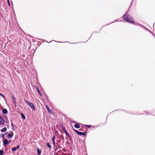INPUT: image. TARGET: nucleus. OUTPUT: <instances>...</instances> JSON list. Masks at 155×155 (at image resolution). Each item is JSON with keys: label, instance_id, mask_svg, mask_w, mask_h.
Here are the masks:
<instances>
[{"label": "nucleus", "instance_id": "1", "mask_svg": "<svg viewBox=\"0 0 155 155\" xmlns=\"http://www.w3.org/2000/svg\"><path fill=\"white\" fill-rule=\"evenodd\" d=\"M124 20L126 21H128L130 23H133V18L127 15H125L123 16Z\"/></svg>", "mask_w": 155, "mask_h": 155}, {"label": "nucleus", "instance_id": "2", "mask_svg": "<svg viewBox=\"0 0 155 155\" xmlns=\"http://www.w3.org/2000/svg\"><path fill=\"white\" fill-rule=\"evenodd\" d=\"M74 131L76 132V133L79 135H83L85 136L86 134L85 133H83L79 132L76 130L74 129Z\"/></svg>", "mask_w": 155, "mask_h": 155}, {"label": "nucleus", "instance_id": "3", "mask_svg": "<svg viewBox=\"0 0 155 155\" xmlns=\"http://www.w3.org/2000/svg\"><path fill=\"white\" fill-rule=\"evenodd\" d=\"M5 120H3L2 117L0 116V125L3 124L5 123Z\"/></svg>", "mask_w": 155, "mask_h": 155}, {"label": "nucleus", "instance_id": "4", "mask_svg": "<svg viewBox=\"0 0 155 155\" xmlns=\"http://www.w3.org/2000/svg\"><path fill=\"white\" fill-rule=\"evenodd\" d=\"M8 143V140L7 139H5L4 140L3 142V145L4 146L6 145Z\"/></svg>", "mask_w": 155, "mask_h": 155}, {"label": "nucleus", "instance_id": "5", "mask_svg": "<svg viewBox=\"0 0 155 155\" xmlns=\"http://www.w3.org/2000/svg\"><path fill=\"white\" fill-rule=\"evenodd\" d=\"M13 133H12L11 134H8L7 136V137L8 138H11L13 137Z\"/></svg>", "mask_w": 155, "mask_h": 155}, {"label": "nucleus", "instance_id": "6", "mask_svg": "<svg viewBox=\"0 0 155 155\" xmlns=\"http://www.w3.org/2000/svg\"><path fill=\"white\" fill-rule=\"evenodd\" d=\"M29 106L33 110H35V108L34 105V104L31 103V104L29 105Z\"/></svg>", "mask_w": 155, "mask_h": 155}, {"label": "nucleus", "instance_id": "7", "mask_svg": "<svg viewBox=\"0 0 155 155\" xmlns=\"http://www.w3.org/2000/svg\"><path fill=\"white\" fill-rule=\"evenodd\" d=\"M2 112L3 114H6L8 113V110L4 108L3 109Z\"/></svg>", "mask_w": 155, "mask_h": 155}, {"label": "nucleus", "instance_id": "8", "mask_svg": "<svg viewBox=\"0 0 155 155\" xmlns=\"http://www.w3.org/2000/svg\"><path fill=\"white\" fill-rule=\"evenodd\" d=\"M46 108L47 109L48 112L50 114H51V113H52V112L51 111V110L49 109V108L48 107L47 105L46 106Z\"/></svg>", "mask_w": 155, "mask_h": 155}, {"label": "nucleus", "instance_id": "9", "mask_svg": "<svg viewBox=\"0 0 155 155\" xmlns=\"http://www.w3.org/2000/svg\"><path fill=\"white\" fill-rule=\"evenodd\" d=\"M7 128L6 127H4L1 130V131L2 132H5L7 130Z\"/></svg>", "mask_w": 155, "mask_h": 155}, {"label": "nucleus", "instance_id": "10", "mask_svg": "<svg viewBox=\"0 0 155 155\" xmlns=\"http://www.w3.org/2000/svg\"><path fill=\"white\" fill-rule=\"evenodd\" d=\"M37 152L38 155H40L41 154V151L38 148L37 149Z\"/></svg>", "mask_w": 155, "mask_h": 155}, {"label": "nucleus", "instance_id": "11", "mask_svg": "<svg viewBox=\"0 0 155 155\" xmlns=\"http://www.w3.org/2000/svg\"><path fill=\"white\" fill-rule=\"evenodd\" d=\"M74 126L76 128H79L80 127V125L78 124H75Z\"/></svg>", "mask_w": 155, "mask_h": 155}, {"label": "nucleus", "instance_id": "12", "mask_svg": "<svg viewBox=\"0 0 155 155\" xmlns=\"http://www.w3.org/2000/svg\"><path fill=\"white\" fill-rule=\"evenodd\" d=\"M25 101L26 102V103L28 104V105L29 106L31 104V103H30L28 101H26V100H25Z\"/></svg>", "mask_w": 155, "mask_h": 155}, {"label": "nucleus", "instance_id": "13", "mask_svg": "<svg viewBox=\"0 0 155 155\" xmlns=\"http://www.w3.org/2000/svg\"><path fill=\"white\" fill-rule=\"evenodd\" d=\"M4 154V151L2 150H0V155H3Z\"/></svg>", "mask_w": 155, "mask_h": 155}, {"label": "nucleus", "instance_id": "14", "mask_svg": "<svg viewBox=\"0 0 155 155\" xmlns=\"http://www.w3.org/2000/svg\"><path fill=\"white\" fill-rule=\"evenodd\" d=\"M21 115L22 118L24 120H25V115L24 114H23L22 113L21 114Z\"/></svg>", "mask_w": 155, "mask_h": 155}, {"label": "nucleus", "instance_id": "15", "mask_svg": "<svg viewBox=\"0 0 155 155\" xmlns=\"http://www.w3.org/2000/svg\"><path fill=\"white\" fill-rule=\"evenodd\" d=\"M16 150V148L15 147H14L12 148V150L13 151H15Z\"/></svg>", "mask_w": 155, "mask_h": 155}, {"label": "nucleus", "instance_id": "16", "mask_svg": "<svg viewBox=\"0 0 155 155\" xmlns=\"http://www.w3.org/2000/svg\"><path fill=\"white\" fill-rule=\"evenodd\" d=\"M47 145L49 148H51V146L49 143H47Z\"/></svg>", "mask_w": 155, "mask_h": 155}, {"label": "nucleus", "instance_id": "17", "mask_svg": "<svg viewBox=\"0 0 155 155\" xmlns=\"http://www.w3.org/2000/svg\"><path fill=\"white\" fill-rule=\"evenodd\" d=\"M37 90L38 91V94H39L40 95H41V93L40 91L39 90V89L38 88H37Z\"/></svg>", "mask_w": 155, "mask_h": 155}, {"label": "nucleus", "instance_id": "18", "mask_svg": "<svg viewBox=\"0 0 155 155\" xmlns=\"http://www.w3.org/2000/svg\"><path fill=\"white\" fill-rule=\"evenodd\" d=\"M64 132H65V134H66L67 135L68 137H69V135L68 133L65 130H64Z\"/></svg>", "mask_w": 155, "mask_h": 155}, {"label": "nucleus", "instance_id": "19", "mask_svg": "<svg viewBox=\"0 0 155 155\" xmlns=\"http://www.w3.org/2000/svg\"><path fill=\"white\" fill-rule=\"evenodd\" d=\"M54 139H55V136H54L52 138V141H54Z\"/></svg>", "mask_w": 155, "mask_h": 155}, {"label": "nucleus", "instance_id": "20", "mask_svg": "<svg viewBox=\"0 0 155 155\" xmlns=\"http://www.w3.org/2000/svg\"><path fill=\"white\" fill-rule=\"evenodd\" d=\"M86 126L87 127L90 128L91 127V126L89 125H86Z\"/></svg>", "mask_w": 155, "mask_h": 155}, {"label": "nucleus", "instance_id": "21", "mask_svg": "<svg viewBox=\"0 0 155 155\" xmlns=\"http://www.w3.org/2000/svg\"><path fill=\"white\" fill-rule=\"evenodd\" d=\"M7 2H8V5H9V6H10V4H9V0H8Z\"/></svg>", "mask_w": 155, "mask_h": 155}, {"label": "nucleus", "instance_id": "22", "mask_svg": "<svg viewBox=\"0 0 155 155\" xmlns=\"http://www.w3.org/2000/svg\"><path fill=\"white\" fill-rule=\"evenodd\" d=\"M0 95L2 96L4 98H5L4 96L0 93Z\"/></svg>", "mask_w": 155, "mask_h": 155}, {"label": "nucleus", "instance_id": "23", "mask_svg": "<svg viewBox=\"0 0 155 155\" xmlns=\"http://www.w3.org/2000/svg\"><path fill=\"white\" fill-rule=\"evenodd\" d=\"M52 142H53L54 145V146L55 145V141H53Z\"/></svg>", "mask_w": 155, "mask_h": 155}, {"label": "nucleus", "instance_id": "24", "mask_svg": "<svg viewBox=\"0 0 155 155\" xmlns=\"http://www.w3.org/2000/svg\"><path fill=\"white\" fill-rule=\"evenodd\" d=\"M19 147H20V145H18V146H17V147L16 148V149H18V148H19Z\"/></svg>", "mask_w": 155, "mask_h": 155}, {"label": "nucleus", "instance_id": "25", "mask_svg": "<svg viewBox=\"0 0 155 155\" xmlns=\"http://www.w3.org/2000/svg\"><path fill=\"white\" fill-rule=\"evenodd\" d=\"M4 135L3 134L2 135V136L4 137Z\"/></svg>", "mask_w": 155, "mask_h": 155}]
</instances>
